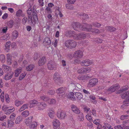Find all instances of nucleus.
<instances>
[{
    "label": "nucleus",
    "mask_w": 129,
    "mask_h": 129,
    "mask_svg": "<svg viewBox=\"0 0 129 129\" xmlns=\"http://www.w3.org/2000/svg\"><path fill=\"white\" fill-rule=\"evenodd\" d=\"M7 63L8 64H10L12 63V56L9 54H7Z\"/></svg>",
    "instance_id": "7c9ffc66"
},
{
    "label": "nucleus",
    "mask_w": 129,
    "mask_h": 129,
    "mask_svg": "<svg viewBox=\"0 0 129 129\" xmlns=\"http://www.w3.org/2000/svg\"><path fill=\"white\" fill-rule=\"evenodd\" d=\"M0 61L2 62H5V57L4 55L2 54L0 55Z\"/></svg>",
    "instance_id": "de8ad7c7"
},
{
    "label": "nucleus",
    "mask_w": 129,
    "mask_h": 129,
    "mask_svg": "<svg viewBox=\"0 0 129 129\" xmlns=\"http://www.w3.org/2000/svg\"><path fill=\"white\" fill-rule=\"evenodd\" d=\"M33 118V117L31 116L25 119V122L27 125L29 126L30 125L32 122Z\"/></svg>",
    "instance_id": "6ab92c4d"
},
{
    "label": "nucleus",
    "mask_w": 129,
    "mask_h": 129,
    "mask_svg": "<svg viewBox=\"0 0 129 129\" xmlns=\"http://www.w3.org/2000/svg\"><path fill=\"white\" fill-rule=\"evenodd\" d=\"M40 98L42 100L45 102L47 101L49 99V97L44 95H43L40 96Z\"/></svg>",
    "instance_id": "2f4dec72"
},
{
    "label": "nucleus",
    "mask_w": 129,
    "mask_h": 129,
    "mask_svg": "<svg viewBox=\"0 0 129 129\" xmlns=\"http://www.w3.org/2000/svg\"><path fill=\"white\" fill-rule=\"evenodd\" d=\"M100 120L99 119H95L93 121V123L94 124L96 125L99 126L101 125L100 124Z\"/></svg>",
    "instance_id": "3c124183"
},
{
    "label": "nucleus",
    "mask_w": 129,
    "mask_h": 129,
    "mask_svg": "<svg viewBox=\"0 0 129 129\" xmlns=\"http://www.w3.org/2000/svg\"><path fill=\"white\" fill-rule=\"evenodd\" d=\"M16 15L18 17H23L25 16V13L22 12V10L19 9L16 13Z\"/></svg>",
    "instance_id": "f3484780"
},
{
    "label": "nucleus",
    "mask_w": 129,
    "mask_h": 129,
    "mask_svg": "<svg viewBox=\"0 0 129 129\" xmlns=\"http://www.w3.org/2000/svg\"><path fill=\"white\" fill-rule=\"evenodd\" d=\"M46 16L48 18V19L50 21L52 20V15L50 13H47Z\"/></svg>",
    "instance_id": "13d9d810"
},
{
    "label": "nucleus",
    "mask_w": 129,
    "mask_h": 129,
    "mask_svg": "<svg viewBox=\"0 0 129 129\" xmlns=\"http://www.w3.org/2000/svg\"><path fill=\"white\" fill-rule=\"evenodd\" d=\"M37 125V122H34L33 123L31 124V125L30 127V129H34L36 127Z\"/></svg>",
    "instance_id": "49530a36"
},
{
    "label": "nucleus",
    "mask_w": 129,
    "mask_h": 129,
    "mask_svg": "<svg viewBox=\"0 0 129 129\" xmlns=\"http://www.w3.org/2000/svg\"><path fill=\"white\" fill-rule=\"evenodd\" d=\"M48 69L50 70H55L56 68V64L54 61L50 60L47 64Z\"/></svg>",
    "instance_id": "0eeeda50"
},
{
    "label": "nucleus",
    "mask_w": 129,
    "mask_h": 129,
    "mask_svg": "<svg viewBox=\"0 0 129 129\" xmlns=\"http://www.w3.org/2000/svg\"><path fill=\"white\" fill-rule=\"evenodd\" d=\"M33 18L35 21H36L38 20L37 16L36 13L33 12Z\"/></svg>",
    "instance_id": "680f3d73"
},
{
    "label": "nucleus",
    "mask_w": 129,
    "mask_h": 129,
    "mask_svg": "<svg viewBox=\"0 0 129 129\" xmlns=\"http://www.w3.org/2000/svg\"><path fill=\"white\" fill-rule=\"evenodd\" d=\"M120 86L118 84H116L110 87L108 89V91L110 92H114L115 91L118 90L120 88Z\"/></svg>",
    "instance_id": "4468645a"
},
{
    "label": "nucleus",
    "mask_w": 129,
    "mask_h": 129,
    "mask_svg": "<svg viewBox=\"0 0 129 129\" xmlns=\"http://www.w3.org/2000/svg\"><path fill=\"white\" fill-rule=\"evenodd\" d=\"M18 36V33L16 30L13 31L12 33V37L13 39H16Z\"/></svg>",
    "instance_id": "393cba45"
},
{
    "label": "nucleus",
    "mask_w": 129,
    "mask_h": 129,
    "mask_svg": "<svg viewBox=\"0 0 129 129\" xmlns=\"http://www.w3.org/2000/svg\"><path fill=\"white\" fill-rule=\"evenodd\" d=\"M71 108L72 111L76 114H79L80 112L79 109L74 105H72Z\"/></svg>",
    "instance_id": "dca6fc26"
},
{
    "label": "nucleus",
    "mask_w": 129,
    "mask_h": 129,
    "mask_svg": "<svg viewBox=\"0 0 129 129\" xmlns=\"http://www.w3.org/2000/svg\"><path fill=\"white\" fill-rule=\"evenodd\" d=\"M2 68L3 70L5 72H11V67L5 64H3Z\"/></svg>",
    "instance_id": "4be33fe9"
},
{
    "label": "nucleus",
    "mask_w": 129,
    "mask_h": 129,
    "mask_svg": "<svg viewBox=\"0 0 129 129\" xmlns=\"http://www.w3.org/2000/svg\"><path fill=\"white\" fill-rule=\"evenodd\" d=\"M28 104H24L22 107L19 109V111L20 112H21L24 110L25 109L28 108Z\"/></svg>",
    "instance_id": "f704fd0d"
},
{
    "label": "nucleus",
    "mask_w": 129,
    "mask_h": 129,
    "mask_svg": "<svg viewBox=\"0 0 129 129\" xmlns=\"http://www.w3.org/2000/svg\"><path fill=\"white\" fill-rule=\"evenodd\" d=\"M12 107H14L13 106H9L8 107H7L6 105L4 106H3L2 109L3 110H5L4 108H5V110H7V109H11V108H12Z\"/></svg>",
    "instance_id": "0e129e2a"
},
{
    "label": "nucleus",
    "mask_w": 129,
    "mask_h": 129,
    "mask_svg": "<svg viewBox=\"0 0 129 129\" xmlns=\"http://www.w3.org/2000/svg\"><path fill=\"white\" fill-rule=\"evenodd\" d=\"M85 24L83 25L82 26L80 25V23L78 22H73L72 23V25L75 30L77 31H79L81 30H87L88 28L86 27V26H85Z\"/></svg>",
    "instance_id": "f03ea898"
},
{
    "label": "nucleus",
    "mask_w": 129,
    "mask_h": 129,
    "mask_svg": "<svg viewBox=\"0 0 129 129\" xmlns=\"http://www.w3.org/2000/svg\"><path fill=\"white\" fill-rule=\"evenodd\" d=\"M91 70V68L90 67H82L78 70L77 72L79 73L86 74L89 72Z\"/></svg>",
    "instance_id": "1a4fd4ad"
},
{
    "label": "nucleus",
    "mask_w": 129,
    "mask_h": 129,
    "mask_svg": "<svg viewBox=\"0 0 129 129\" xmlns=\"http://www.w3.org/2000/svg\"><path fill=\"white\" fill-rule=\"evenodd\" d=\"M55 113L54 110L52 109L50 110L48 113V115L51 118H53L54 116Z\"/></svg>",
    "instance_id": "5701e85b"
},
{
    "label": "nucleus",
    "mask_w": 129,
    "mask_h": 129,
    "mask_svg": "<svg viewBox=\"0 0 129 129\" xmlns=\"http://www.w3.org/2000/svg\"><path fill=\"white\" fill-rule=\"evenodd\" d=\"M24 101L22 100H16L15 101V105L17 107H18L23 104Z\"/></svg>",
    "instance_id": "c756f323"
},
{
    "label": "nucleus",
    "mask_w": 129,
    "mask_h": 129,
    "mask_svg": "<svg viewBox=\"0 0 129 129\" xmlns=\"http://www.w3.org/2000/svg\"><path fill=\"white\" fill-rule=\"evenodd\" d=\"M52 124L54 129H59L60 123L58 120L56 119H54L52 122Z\"/></svg>",
    "instance_id": "f8f14e48"
},
{
    "label": "nucleus",
    "mask_w": 129,
    "mask_h": 129,
    "mask_svg": "<svg viewBox=\"0 0 129 129\" xmlns=\"http://www.w3.org/2000/svg\"><path fill=\"white\" fill-rule=\"evenodd\" d=\"M26 75V74L25 73L21 74L19 78V80H22L25 77Z\"/></svg>",
    "instance_id": "5fc2aeb1"
},
{
    "label": "nucleus",
    "mask_w": 129,
    "mask_h": 129,
    "mask_svg": "<svg viewBox=\"0 0 129 129\" xmlns=\"http://www.w3.org/2000/svg\"><path fill=\"white\" fill-rule=\"evenodd\" d=\"M8 30V28L7 26L3 27L0 28V30H2L3 33H6Z\"/></svg>",
    "instance_id": "864d4df0"
},
{
    "label": "nucleus",
    "mask_w": 129,
    "mask_h": 129,
    "mask_svg": "<svg viewBox=\"0 0 129 129\" xmlns=\"http://www.w3.org/2000/svg\"><path fill=\"white\" fill-rule=\"evenodd\" d=\"M10 38V34H7L4 36H3L0 38V41H3L4 40H8Z\"/></svg>",
    "instance_id": "b1692460"
},
{
    "label": "nucleus",
    "mask_w": 129,
    "mask_h": 129,
    "mask_svg": "<svg viewBox=\"0 0 129 129\" xmlns=\"http://www.w3.org/2000/svg\"><path fill=\"white\" fill-rule=\"evenodd\" d=\"M53 80L56 83L61 82L60 75L58 73H55L53 76Z\"/></svg>",
    "instance_id": "ddd939ff"
},
{
    "label": "nucleus",
    "mask_w": 129,
    "mask_h": 129,
    "mask_svg": "<svg viewBox=\"0 0 129 129\" xmlns=\"http://www.w3.org/2000/svg\"><path fill=\"white\" fill-rule=\"evenodd\" d=\"M74 93L73 92H70L69 94H68L67 95V97L70 99L71 100L74 101L75 100V98L74 96Z\"/></svg>",
    "instance_id": "c85d7f7f"
},
{
    "label": "nucleus",
    "mask_w": 129,
    "mask_h": 129,
    "mask_svg": "<svg viewBox=\"0 0 129 129\" xmlns=\"http://www.w3.org/2000/svg\"><path fill=\"white\" fill-rule=\"evenodd\" d=\"M121 97L122 99H124L125 98H129V91L122 93L121 95Z\"/></svg>",
    "instance_id": "72a5a7b5"
},
{
    "label": "nucleus",
    "mask_w": 129,
    "mask_h": 129,
    "mask_svg": "<svg viewBox=\"0 0 129 129\" xmlns=\"http://www.w3.org/2000/svg\"><path fill=\"white\" fill-rule=\"evenodd\" d=\"M5 99L6 102L7 103H9L10 102V100L9 95L8 94H5Z\"/></svg>",
    "instance_id": "69168bd1"
},
{
    "label": "nucleus",
    "mask_w": 129,
    "mask_h": 129,
    "mask_svg": "<svg viewBox=\"0 0 129 129\" xmlns=\"http://www.w3.org/2000/svg\"><path fill=\"white\" fill-rule=\"evenodd\" d=\"M123 104H124L121 106V107L123 108V109L126 108V106L128 105L127 104H129V98L125 100L124 101Z\"/></svg>",
    "instance_id": "bb28decb"
},
{
    "label": "nucleus",
    "mask_w": 129,
    "mask_h": 129,
    "mask_svg": "<svg viewBox=\"0 0 129 129\" xmlns=\"http://www.w3.org/2000/svg\"><path fill=\"white\" fill-rule=\"evenodd\" d=\"M128 115H125L121 116L120 118L121 120H124L128 119Z\"/></svg>",
    "instance_id": "bf43d9fd"
},
{
    "label": "nucleus",
    "mask_w": 129,
    "mask_h": 129,
    "mask_svg": "<svg viewBox=\"0 0 129 129\" xmlns=\"http://www.w3.org/2000/svg\"><path fill=\"white\" fill-rule=\"evenodd\" d=\"M75 95L77 99L79 100L82 99L83 97V95L80 92H76Z\"/></svg>",
    "instance_id": "e433bc0d"
},
{
    "label": "nucleus",
    "mask_w": 129,
    "mask_h": 129,
    "mask_svg": "<svg viewBox=\"0 0 129 129\" xmlns=\"http://www.w3.org/2000/svg\"><path fill=\"white\" fill-rule=\"evenodd\" d=\"M98 82V79L94 78L90 79L89 81L87 87L89 88L95 86Z\"/></svg>",
    "instance_id": "6e6552de"
},
{
    "label": "nucleus",
    "mask_w": 129,
    "mask_h": 129,
    "mask_svg": "<svg viewBox=\"0 0 129 129\" xmlns=\"http://www.w3.org/2000/svg\"><path fill=\"white\" fill-rule=\"evenodd\" d=\"M79 119L80 121H83L84 120L83 114L82 113H80L79 116Z\"/></svg>",
    "instance_id": "4d7b16f0"
},
{
    "label": "nucleus",
    "mask_w": 129,
    "mask_h": 129,
    "mask_svg": "<svg viewBox=\"0 0 129 129\" xmlns=\"http://www.w3.org/2000/svg\"><path fill=\"white\" fill-rule=\"evenodd\" d=\"M66 90V87H60L57 89L56 91L57 93L58 94L57 96L58 98H62L65 96V93L64 92Z\"/></svg>",
    "instance_id": "20e7f679"
},
{
    "label": "nucleus",
    "mask_w": 129,
    "mask_h": 129,
    "mask_svg": "<svg viewBox=\"0 0 129 129\" xmlns=\"http://www.w3.org/2000/svg\"><path fill=\"white\" fill-rule=\"evenodd\" d=\"M84 110L85 112L87 114H89L91 112L90 109L87 107H84Z\"/></svg>",
    "instance_id": "6e6d98bb"
},
{
    "label": "nucleus",
    "mask_w": 129,
    "mask_h": 129,
    "mask_svg": "<svg viewBox=\"0 0 129 129\" xmlns=\"http://www.w3.org/2000/svg\"><path fill=\"white\" fill-rule=\"evenodd\" d=\"M92 25L95 27H99L101 26V24L99 23L94 22L92 23Z\"/></svg>",
    "instance_id": "e2e57ef3"
},
{
    "label": "nucleus",
    "mask_w": 129,
    "mask_h": 129,
    "mask_svg": "<svg viewBox=\"0 0 129 129\" xmlns=\"http://www.w3.org/2000/svg\"><path fill=\"white\" fill-rule=\"evenodd\" d=\"M34 67L33 64L29 65L26 67V70L28 71H30L33 70Z\"/></svg>",
    "instance_id": "37998d69"
},
{
    "label": "nucleus",
    "mask_w": 129,
    "mask_h": 129,
    "mask_svg": "<svg viewBox=\"0 0 129 129\" xmlns=\"http://www.w3.org/2000/svg\"><path fill=\"white\" fill-rule=\"evenodd\" d=\"M4 92H2L0 96V98L1 101L2 102H4Z\"/></svg>",
    "instance_id": "338daca9"
},
{
    "label": "nucleus",
    "mask_w": 129,
    "mask_h": 129,
    "mask_svg": "<svg viewBox=\"0 0 129 129\" xmlns=\"http://www.w3.org/2000/svg\"><path fill=\"white\" fill-rule=\"evenodd\" d=\"M13 74V72H9L4 77V79L6 80H9L11 79L12 78Z\"/></svg>",
    "instance_id": "a211bd4d"
},
{
    "label": "nucleus",
    "mask_w": 129,
    "mask_h": 129,
    "mask_svg": "<svg viewBox=\"0 0 129 129\" xmlns=\"http://www.w3.org/2000/svg\"><path fill=\"white\" fill-rule=\"evenodd\" d=\"M16 116V114L14 113H13L12 114L10 117V120L12 121L14 120Z\"/></svg>",
    "instance_id": "09e8293b"
},
{
    "label": "nucleus",
    "mask_w": 129,
    "mask_h": 129,
    "mask_svg": "<svg viewBox=\"0 0 129 129\" xmlns=\"http://www.w3.org/2000/svg\"><path fill=\"white\" fill-rule=\"evenodd\" d=\"M37 109L39 110H43L47 106V105L44 102L39 103L37 104Z\"/></svg>",
    "instance_id": "9b49d317"
},
{
    "label": "nucleus",
    "mask_w": 129,
    "mask_h": 129,
    "mask_svg": "<svg viewBox=\"0 0 129 129\" xmlns=\"http://www.w3.org/2000/svg\"><path fill=\"white\" fill-rule=\"evenodd\" d=\"M77 16L80 18L83 19H87L88 18V15L87 14L83 13H79L77 15Z\"/></svg>",
    "instance_id": "aec40b11"
},
{
    "label": "nucleus",
    "mask_w": 129,
    "mask_h": 129,
    "mask_svg": "<svg viewBox=\"0 0 129 129\" xmlns=\"http://www.w3.org/2000/svg\"><path fill=\"white\" fill-rule=\"evenodd\" d=\"M85 25L86 26V27L88 28V30H85V31H92L93 34H99L100 33H102L104 31V30L103 29H102L99 31L97 29H92L91 28V25L88 24H85Z\"/></svg>",
    "instance_id": "423d86ee"
},
{
    "label": "nucleus",
    "mask_w": 129,
    "mask_h": 129,
    "mask_svg": "<svg viewBox=\"0 0 129 129\" xmlns=\"http://www.w3.org/2000/svg\"><path fill=\"white\" fill-rule=\"evenodd\" d=\"M65 35L67 37H73L74 39L76 40L84 39L86 36V35L84 34L81 33L78 35L75 32L70 30L66 31Z\"/></svg>",
    "instance_id": "f257e3e1"
},
{
    "label": "nucleus",
    "mask_w": 129,
    "mask_h": 129,
    "mask_svg": "<svg viewBox=\"0 0 129 129\" xmlns=\"http://www.w3.org/2000/svg\"><path fill=\"white\" fill-rule=\"evenodd\" d=\"M46 62V59L44 57L40 58L38 62V64L39 66H41L44 64Z\"/></svg>",
    "instance_id": "412c9836"
},
{
    "label": "nucleus",
    "mask_w": 129,
    "mask_h": 129,
    "mask_svg": "<svg viewBox=\"0 0 129 129\" xmlns=\"http://www.w3.org/2000/svg\"><path fill=\"white\" fill-rule=\"evenodd\" d=\"M114 128L115 129H129V128L127 126L125 125H123V127L120 125L115 126Z\"/></svg>",
    "instance_id": "c9c22d12"
},
{
    "label": "nucleus",
    "mask_w": 129,
    "mask_h": 129,
    "mask_svg": "<svg viewBox=\"0 0 129 129\" xmlns=\"http://www.w3.org/2000/svg\"><path fill=\"white\" fill-rule=\"evenodd\" d=\"M22 121V119L21 117L20 116H19L16 118L15 120V123L16 124H19Z\"/></svg>",
    "instance_id": "79ce46f5"
},
{
    "label": "nucleus",
    "mask_w": 129,
    "mask_h": 129,
    "mask_svg": "<svg viewBox=\"0 0 129 129\" xmlns=\"http://www.w3.org/2000/svg\"><path fill=\"white\" fill-rule=\"evenodd\" d=\"M22 71L21 68H18L15 70L14 72L15 76V77L18 76L19 74L21 73Z\"/></svg>",
    "instance_id": "cd10ccee"
},
{
    "label": "nucleus",
    "mask_w": 129,
    "mask_h": 129,
    "mask_svg": "<svg viewBox=\"0 0 129 129\" xmlns=\"http://www.w3.org/2000/svg\"><path fill=\"white\" fill-rule=\"evenodd\" d=\"M11 44V42L8 41L7 42L5 45V49L8 52L10 49V46Z\"/></svg>",
    "instance_id": "ea45409f"
},
{
    "label": "nucleus",
    "mask_w": 129,
    "mask_h": 129,
    "mask_svg": "<svg viewBox=\"0 0 129 129\" xmlns=\"http://www.w3.org/2000/svg\"><path fill=\"white\" fill-rule=\"evenodd\" d=\"M92 62L90 61L88 59H86L83 60L81 62L80 64L82 66L86 67L89 66L90 64H92Z\"/></svg>",
    "instance_id": "2eb2a0df"
},
{
    "label": "nucleus",
    "mask_w": 129,
    "mask_h": 129,
    "mask_svg": "<svg viewBox=\"0 0 129 129\" xmlns=\"http://www.w3.org/2000/svg\"><path fill=\"white\" fill-rule=\"evenodd\" d=\"M14 124V122L8 119V127L11 128L13 127Z\"/></svg>",
    "instance_id": "a19ab883"
},
{
    "label": "nucleus",
    "mask_w": 129,
    "mask_h": 129,
    "mask_svg": "<svg viewBox=\"0 0 129 129\" xmlns=\"http://www.w3.org/2000/svg\"><path fill=\"white\" fill-rule=\"evenodd\" d=\"M27 13L29 16H28L29 18L28 19V21H30V20L32 21V16L31 14L32 13V11L31 9L29 8V9L27 11Z\"/></svg>",
    "instance_id": "473e14b6"
},
{
    "label": "nucleus",
    "mask_w": 129,
    "mask_h": 129,
    "mask_svg": "<svg viewBox=\"0 0 129 129\" xmlns=\"http://www.w3.org/2000/svg\"><path fill=\"white\" fill-rule=\"evenodd\" d=\"M38 102L36 100H33L32 101H31L30 102V107H32L34 106V105H35V104H38Z\"/></svg>",
    "instance_id": "c03bdc74"
},
{
    "label": "nucleus",
    "mask_w": 129,
    "mask_h": 129,
    "mask_svg": "<svg viewBox=\"0 0 129 129\" xmlns=\"http://www.w3.org/2000/svg\"><path fill=\"white\" fill-rule=\"evenodd\" d=\"M65 46L70 49L75 48L77 45L76 42L73 40H69L66 41L65 43Z\"/></svg>",
    "instance_id": "7ed1b4c3"
},
{
    "label": "nucleus",
    "mask_w": 129,
    "mask_h": 129,
    "mask_svg": "<svg viewBox=\"0 0 129 129\" xmlns=\"http://www.w3.org/2000/svg\"><path fill=\"white\" fill-rule=\"evenodd\" d=\"M83 54L82 51L80 50L75 51L73 54V56L75 58H81L83 56Z\"/></svg>",
    "instance_id": "9d476101"
},
{
    "label": "nucleus",
    "mask_w": 129,
    "mask_h": 129,
    "mask_svg": "<svg viewBox=\"0 0 129 129\" xmlns=\"http://www.w3.org/2000/svg\"><path fill=\"white\" fill-rule=\"evenodd\" d=\"M86 117L87 120L89 121L90 122H92L93 121L92 119V116L89 114H87L86 116Z\"/></svg>",
    "instance_id": "8fccbe9b"
},
{
    "label": "nucleus",
    "mask_w": 129,
    "mask_h": 129,
    "mask_svg": "<svg viewBox=\"0 0 129 129\" xmlns=\"http://www.w3.org/2000/svg\"><path fill=\"white\" fill-rule=\"evenodd\" d=\"M13 22L12 21H10L8 22L7 23V25L8 26L9 28H11L13 26Z\"/></svg>",
    "instance_id": "603ef678"
},
{
    "label": "nucleus",
    "mask_w": 129,
    "mask_h": 129,
    "mask_svg": "<svg viewBox=\"0 0 129 129\" xmlns=\"http://www.w3.org/2000/svg\"><path fill=\"white\" fill-rule=\"evenodd\" d=\"M21 114L23 116L26 117L29 115V113L28 111H25L22 112Z\"/></svg>",
    "instance_id": "a18cd8bd"
},
{
    "label": "nucleus",
    "mask_w": 129,
    "mask_h": 129,
    "mask_svg": "<svg viewBox=\"0 0 129 129\" xmlns=\"http://www.w3.org/2000/svg\"><path fill=\"white\" fill-rule=\"evenodd\" d=\"M87 77L86 75H79L78 77V79L79 80H85L87 79Z\"/></svg>",
    "instance_id": "4c0bfd02"
},
{
    "label": "nucleus",
    "mask_w": 129,
    "mask_h": 129,
    "mask_svg": "<svg viewBox=\"0 0 129 129\" xmlns=\"http://www.w3.org/2000/svg\"><path fill=\"white\" fill-rule=\"evenodd\" d=\"M94 41L95 42L98 43H101L102 42V40L99 38H96L95 39Z\"/></svg>",
    "instance_id": "052dcab7"
},
{
    "label": "nucleus",
    "mask_w": 129,
    "mask_h": 129,
    "mask_svg": "<svg viewBox=\"0 0 129 129\" xmlns=\"http://www.w3.org/2000/svg\"><path fill=\"white\" fill-rule=\"evenodd\" d=\"M56 115L57 117L60 120L64 119L67 116L66 112L60 109H59L58 110Z\"/></svg>",
    "instance_id": "39448f33"
},
{
    "label": "nucleus",
    "mask_w": 129,
    "mask_h": 129,
    "mask_svg": "<svg viewBox=\"0 0 129 129\" xmlns=\"http://www.w3.org/2000/svg\"><path fill=\"white\" fill-rule=\"evenodd\" d=\"M106 29L109 31H114L116 30V28L113 27L107 26L106 27Z\"/></svg>",
    "instance_id": "58836bf2"
},
{
    "label": "nucleus",
    "mask_w": 129,
    "mask_h": 129,
    "mask_svg": "<svg viewBox=\"0 0 129 129\" xmlns=\"http://www.w3.org/2000/svg\"><path fill=\"white\" fill-rule=\"evenodd\" d=\"M23 23L24 24H25L27 21V17H24L22 20Z\"/></svg>",
    "instance_id": "774afa93"
},
{
    "label": "nucleus",
    "mask_w": 129,
    "mask_h": 129,
    "mask_svg": "<svg viewBox=\"0 0 129 129\" xmlns=\"http://www.w3.org/2000/svg\"><path fill=\"white\" fill-rule=\"evenodd\" d=\"M43 43L46 45H50L51 42L50 39L48 37L45 38L44 39Z\"/></svg>",
    "instance_id": "a878e982"
}]
</instances>
